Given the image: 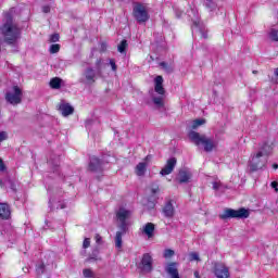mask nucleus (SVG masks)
Returning a JSON list of instances; mask_svg holds the SVG:
<instances>
[{"mask_svg": "<svg viewBox=\"0 0 278 278\" xmlns=\"http://www.w3.org/2000/svg\"><path fill=\"white\" fill-rule=\"evenodd\" d=\"M192 178V174L187 169H180L177 176V181L180 184H188L190 179Z\"/></svg>", "mask_w": 278, "mask_h": 278, "instance_id": "nucleus-17", "label": "nucleus"}, {"mask_svg": "<svg viewBox=\"0 0 278 278\" xmlns=\"http://www.w3.org/2000/svg\"><path fill=\"white\" fill-rule=\"evenodd\" d=\"M127 233V230L119 229L115 235V247L116 249H123V236Z\"/></svg>", "mask_w": 278, "mask_h": 278, "instance_id": "nucleus-21", "label": "nucleus"}, {"mask_svg": "<svg viewBox=\"0 0 278 278\" xmlns=\"http://www.w3.org/2000/svg\"><path fill=\"white\" fill-rule=\"evenodd\" d=\"M116 218H117V228L122 229L123 231L129 230V218H131V211L126 210L125 207H119L116 211Z\"/></svg>", "mask_w": 278, "mask_h": 278, "instance_id": "nucleus-4", "label": "nucleus"}, {"mask_svg": "<svg viewBox=\"0 0 278 278\" xmlns=\"http://www.w3.org/2000/svg\"><path fill=\"white\" fill-rule=\"evenodd\" d=\"M163 214L165 218H173L175 216V206H173V202L168 201L163 207Z\"/></svg>", "mask_w": 278, "mask_h": 278, "instance_id": "nucleus-18", "label": "nucleus"}, {"mask_svg": "<svg viewBox=\"0 0 278 278\" xmlns=\"http://www.w3.org/2000/svg\"><path fill=\"white\" fill-rule=\"evenodd\" d=\"M144 173H147V163L141 162L136 166V175H138V177H143Z\"/></svg>", "mask_w": 278, "mask_h": 278, "instance_id": "nucleus-22", "label": "nucleus"}, {"mask_svg": "<svg viewBox=\"0 0 278 278\" xmlns=\"http://www.w3.org/2000/svg\"><path fill=\"white\" fill-rule=\"evenodd\" d=\"M94 240H96L97 244H103V238L101 237V235L97 233L94 236Z\"/></svg>", "mask_w": 278, "mask_h": 278, "instance_id": "nucleus-39", "label": "nucleus"}, {"mask_svg": "<svg viewBox=\"0 0 278 278\" xmlns=\"http://www.w3.org/2000/svg\"><path fill=\"white\" fill-rule=\"evenodd\" d=\"M0 188H3V180L0 179Z\"/></svg>", "mask_w": 278, "mask_h": 278, "instance_id": "nucleus-55", "label": "nucleus"}, {"mask_svg": "<svg viewBox=\"0 0 278 278\" xmlns=\"http://www.w3.org/2000/svg\"><path fill=\"white\" fill-rule=\"evenodd\" d=\"M204 5L210 12H216L218 4L214 0H204Z\"/></svg>", "mask_w": 278, "mask_h": 278, "instance_id": "nucleus-23", "label": "nucleus"}, {"mask_svg": "<svg viewBox=\"0 0 278 278\" xmlns=\"http://www.w3.org/2000/svg\"><path fill=\"white\" fill-rule=\"evenodd\" d=\"M10 205H8V203H0V218L2 220H8V218H10Z\"/></svg>", "mask_w": 278, "mask_h": 278, "instance_id": "nucleus-19", "label": "nucleus"}, {"mask_svg": "<svg viewBox=\"0 0 278 278\" xmlns=\"http://www.w3.org/2000/svg\"><path fill=\"white\" fill-rule=\"evenodd\" d=\"M151 192L152 194H157V192H160V186L152 185Z\"/></svg>", "mask_w": 278, "mask_h": 278, "instance_id": "nucleus-40", "label": "nucleus"}, {"mask_svg": "<svg viewBox=\"0 0 278 278\" xmlns=\"http://www.w3.org/2000/svg\"><path fill=\"white\" fill-rule=\"evenodd\" d=\"M152 101L154 103V105H156V108L160 110L161 108H164V96H160V97H153Z\"/></svg>", "mask_w": 278, "mask_h": 278, "instance_id": "nucleus-25", "label": "nucleus"}, {"mask_svg": "<svg viewBox=\"0 0 278 278\" xmlns=\"http://www.w3.org/2000/svg\"><path fill=\"white\" fill-rule=\"evenodd\" d=\"M178 266L179 264L175 262L167 263L165 266V273H167L169 278H180Z\"/></svg>", "mask_w": 278, "mask_h": 278, "instance_id": "nucleus-14", "label": "nucleus"}, {"mask_svg": "<svg viewBox=\"0 0 278 278\" xmlns=\"http://www.w3.org/2000/svg\"><path fill=\"white\" fill-rule=\"evenodd\" d=\"M4 99L11 105H18L23 103V89L18 86H13L12 90L5 92Z\"/></svg>", "mask_w": 278, "mask_h": 278, "instance_id": "nucleus-5", "label": "nucleus"}, {"mask_svg": "<svg viewBox=\"0 0 278 278\" xmlns=\"http://www.w3.org/2000/svg\"><path fill=\"white\" fill-rule=\"evenodd\" d=\"M100 51H101L102 53H105V51H108V43L102 42V43H101V47H100Z\"/></svg>", "mask_w": 278, "mask_h": 278, "instance_id": "nucleus-43", "label": "nucleus"}, {"mask_svg": "<svg viewBox=\"0 0 278 278\" xmlns=\"http://www.w3.org/2000/svg\"><path fill=\"white\" fill-rule=\"evenodd\" d=\"M214 275L217 278H229V268L224 263H214Z\"/></svg>", "mask_w": 278, "mask_h": 278, "instance_id": "nucleus-10", "label": "nucleus"}, {"mask_svg": "<svg viewBox=\"0 0 278 278\" xmlns=\"http://www.w3.org/2000/svg\"><path fill=\"white\" fill-rule=\"evenodd\" d=\"M117 50L119 53H125V51H127V40H122L121 43L117 46Z\"/></svg>", "mask_w": 278, "mask_h": 278, "instance_id": "nucleus-30", "label": "nucleus"}, {"mask_svg": "<svg viewBox=\"0 0 278 278\" xmlns=\"http://www.w3.org/2000/svg\"><path fill=\"white\" fill-rule=\"evenodd\" d=\"M4 18L5 22L0 28V31L4 37V42L12 47H16L18 40H21V28L14 25L11 13H5Z\"/></svg>", "mask_w": 278, "mask_h": 278, "instance_id": "nucleus-2", "label": "nucleus"}, {"mask_svg": "<svg viewBox=\"0 0 278 278\" xmlns=\"http://www.w3.org/2000/svg\"><path fill=\"white\" fill-rule=\"evenodd\" d=\"M190 261L191 262H199L201 258H199V253L192 252L189 254Z\"/></svg>", "mask_w": 278, "mask_h": 278, "instance_id": "nucleus-35", "label": "nucleus"}, {"mask_svg": "<svg viewBox=\"0 0 278 278\" xmlns=\"http://www.w3.org/2000/svg\"><path fill=\"white\" fill-rule=\"evenodd\" d=\"M271 188H274L275 192H278V182L277 181H273L270 184Z\"/></svg>", "mask_w": 278, "mask_h": 278, "instance_id": "nucleus-49", "label": "nucleus"}, {"mask_svg": "<svg viewBox=\"0 0 278 278\" xmlns=\"http://www.w3.org/2000/svg\"><path fill=\"white\" fill-rule=\"evenodd\" d=\"M60 52V45L54 43L50 46V53H59Z\"/></svg>", "mask_w": 278, "mask_h": 278, "instance_id": "nucleus-33", "label": "nucleus"}, {"mask_svg": "<svg viewBox=\"0 0 278 278\" xmlns=\"http://www.w3.org/2000/svg\"><path fill=\"white\" fill-rule=\"evenodd\" d=\"M5 170V164L3 163V160L0 159V173H3Z\"/></svg>", "mask_w": 278, "mask_h": 278, "instance_id": "nucleus-47", "label": "nucleus"}, {"mask_svg": "<svg viewBox=\"0 0 278 278\" xmlns=\"http://www.w3.org/2000/svg\"><path fill=\"white\" fill-rule=\"evenodd\" d=\"M139 268L141 273L149 275V273H153V256L149 253H144L141 257V262L139 263Z\"/></svg>", "mask_w": 278, "mask_h": 278, "instance_id": "nucleus-8", "label": "nucleus"}, {"mask_svg": "<svg viewBox=\"0 0 278 278\" xmlns=\"http://www.w3.org/2000/svg\"><path fill=\"white\" fill-rule=\"evenodd\" d=\"M275 76L278 77V67L275 70Z\"/></svg>", "mask_w": 278, "mask_h": 278, "instance_id": "nucleus-52", "label": "nucleus"}, {"mask_svg": "<svg viewBox=\"0 0 278 278\" xmlns=\"http://www.w3.org/2000/svg\"><path fill=\"white\" fill-rule=\"evenodd\" d=\"M132 15L138 23H147L149 20V12H147V7L141 3H136L134 5Z\"/></svg>", "mask_w": 278, "mask_h": 278, "instance_id": "nucleus-7", "label": "nucleus"}, {"mask_svg": "<svg viewBox=\"0 0 278 278\" xmlns=\"http://www.w3.org/2000/svg\"><path fill=\"white\" fill-rule=\"evenodd\" d=\"M24 273H28L29 271V268L25 267L23 268Z\"/></svg>", "mask_w": 278, "mask_h": 278, "instance_id": "nucleus-53", "label": "nucleus"}, {"mask_svg": "<svg viewBox=\"0 0 278 278\" xmlns=\"http://www.w3.org/2000/svg\"><path fill=\"white\" fill-rule=\"evenodd\" d=\"M50 42H59L60 41V34L58 33H54L50 36V39H49Z\"/></svg>", "mask_w": 278, "mask_h": 278, "instance_id": "nucleus-34", "label": "nucleus"}, {"mask_svg": "<svg viewBox=\"0 0 278 278\" xmlns=\"http://www.w3.org/2000/svg\"><path fill=\"white\" fill-rule=\"evenodd\" d=\"M110 65L112 71L116 72L117 66H116V61H114V59H110Z\"/></svg>", "mask_w": 278, "mask_h": 278, "instance_id": "nucleus-41", "label": "nucleus"}, {"mask_svg": "<svg viewBox=\"0 0 278 278\" xmlns=\"http://www.w3.org/2000/svg\"><path fill=\"white\" fill-rule=\"evenodd\" d=\"M191 12H192L194 18H199V13L197 12V10L191 9Z\"/></svg>", "mask_w": 278, "mask_h": 278, "instance_id": "nucleus-50", "label": "nucleus"}, {"mask_svg": "<svg viewBox=\"0 0 278 278\" xmlns=\"http://www.w3.org/2000/svg\"><path fill=\"white\" fill-rule=\"evenodd\" d=\"M268 38L271 40V42H278V28L269 29Z\"/></svg>", "mask_w": 278, "mask_h": 278, "instance_id": "nucleus-26", "label": "nucleus"}, {"mask_svg": "<svg viewBox=\"0 0 278 278\" xmlns=\"http://www.w3.org/2000/svg\"><path fill=\"white\" fill-rule=\"evenodd\" d=\"M175 166H177V159L176 157L168 159L165 166L161 169L160 175H162L163 177L166 175H170V173L175 170Z\"/></svg>", "mask_w": 278, "mask_h": 278, "instance_id": "nucleus-13", "label": "nucleus"}, {"mask_svg": "<svg viewBox=\"0 0 278 278\" xmlns=\"http://www.w3.org/2000/svg\"><path fill=\"white\" fill-rule=\"evenodd\" d=\"M220 188H223V184H220V181L213 182V190H220Z\"/></svg>", "mask_w": 278, "mask_h": 278, "instance_id": "nucleus-37", "label": "nucleus"}, {"mask_svg": "<svg viewBox=\"0 0 278 278\" xmlns=\"http://www.w3.org/2000/svg\"><path fill=\"white\" fill-rule=\"evenodd\" d=\"M42 12H43V14H49V12H51V7H49V5L42 7Z\"/></svg>", "mask_w": 278, "mask_h": 278, "instance_id": "nucleus-45", "label": "nucleus"}, {"mask_svg": "<svg viewBox=\"0 0 278 278\" xmlns=\"http://www.w3.org/2000/svg\"><path fill=\"white\" fill-rule=\"evenodd\" d=\"M149 157H151V156L148 155V156L146 157V160H149Z\"/></svg>", "mask_w": 278, "mask_h": 278, "instance_id": "nucleus-56", "label": "nucleus"}, {"mask_svg": "<svg viewBox=\"0 0 278 278\" xmlns=\"http://www.w3.org/2000/svg\"><path fill=\"white\" fill-rule=\"evenodd\" d=\"M5 184H9L10 189H11L13 192H16V182H14V180L8 178V179L5 180Z\"/></svg>", "mask_w": 278, "mask_h": 278, "instance_id": "nucleus-32", "label": "nucleus"}, {"mask_svg": "<svg viewBox=\"0 0 278 278\" xmlns=\"http://www.w3.org/2000/svg\"><path fill=\"white\" fill-rule=\"evenodd\" d=\"M273 149H275V143L270 139H267L258 144V149L252 152L250 155V173H257V170L266 168V164H268V157L273 153Z\"/></svg>", "mask_w": 278, "mask_h": 278, "instance_id": "nucleus-1", "label": "nucleus"}, {"mask_svg": "<svg viewBox=\"0 0 278 278\" xmlns=\"http://www.w3.org/2000/svg\"><path fill=\"white\" fill-rule=\"evenodd\" d=\"M80 84H86L87 86H92L97 81V72L92 67H87L83 76L79 79Z\"/></svg>", "mask_w": 278, "mask_h": 278, "instance_id": "nucleus-9", "label": "nucleus"}, {"mask_svg": "<svg viewBox=\"0 0 278 278\" xmlns=\"http://www.w3.org/2000/svg\"><path fill=\"white\" fill-rule=\"evenodd\" d=\"M36 271H37L38 275H42V274L45 273V265H43V263H41V264L37 267Z\"/></svg>", "mask_w": 278, "mask_h": 278, "instance_id": "nucleus-38", "label": "nucleus"}, {"mask_svg": "<svg viewBox=\"0 0 278 278\" xmlns=\"http://www.w3.org/2000/svg\"><path fill=\"white\" fill-rule=\"evenodd\" d=\"M154 90L157 94L164 96L166 90H164V78L162 76H156L154 79Z\"/></svg>", "mask_w": 278, "mask_h": 278, "instance_id": "nucleus-15", "label": "nucleus"}, {"mask_svg": "<svg viewBox=\"0 0 278 278\" xmlns=\"http://www.w3.org/2000/svg\"><path fill=\"white\" fill-rule=\"evenodd\" d=\"M194 277L199 278V271H194Z\"/></svg>", "mask_w": 278, "mask_h": 278, "instance_id": "nucleus-54", "label": "nucleus"}, {"mask_svg": "<svg viewBox=\"0 0 278 278\" xmlns=\"http://www.w3.org/2000/svg\"><path fill=\"white\" fill-rule=\"evenodd\" d=\"M201 125H205L204 118H199L192 122L191 129H197L198 127H201Z\"/></svg>", "mask_w": 278, "mask_h": 278, "instance_id": "nucleus-29", "label": "nucleus"}, {"mask_svg": "<svg viewBox=\"0 0 278 278\" xmlns=\"http://www.w3.org/2000/svg\"><path fill=\"white\" fill-rule=\"evenodd\" d=\"M50 87L53 88V90H60L62 88V79L54 77L50 80Z\"/></svg>", "mask_w": 278, "mask_h": 278, "instance_id": "nucleus-24", "label": "nucleus"}, {"mask_svg": "<svg viewBox=\"0 0 278 278\" xmlns=\"http://www.w3.org/2000/svg\"><path fill=\"white\" fill-rule=\"evenodd\" d=\"M97 260H99V258L97 257V255L94 253H92V255L87 258V262H92V261L97 262Z\"/></svg>", "mask_w": 278, "mask_h": 278, "instance_id": "nucleus-46", "label": "nucleus"}, {"mask_svg": "<svg viewBox=\"0 0 278 278\" xmlns=\"http://www.w3.org/2000/svg\"><path fill=\"white\" fill-rule=\"evenodd\" d=\"M50 164L54 166V173H58V166H60V157L50 159Z\"/></svg>", "mask_w": 278, "mask_h": 278, "instance_id": "nucleus-31", "label": "nucleus"}, {"mask_svg": "<svg viewBox=\"0 0 278 278\" xmlns=\"http://www.w3.org/2000/svg\"><path fill=\"white\" fill-rule=\"evenodd\" d=\"M189 140H191L195 147L203 146L206 153H212V151L218 147V142L214 140V137H207L206 135H201L194 130L189 132Z\"/></svg>", "mask_w": 278, "mask_h": 278, "instance_id": "nucleus-3", "label": "nucleus"}, {"mask_svg": "<svg viewBox=\"0 0 278 278\" xmlns=\"http://www.w3.org/2000/svg\"><path fill=\"white\" fill-rule=\"evenodd\" d=\"M249 210L241 207L239 210L226 208L224 213L219 215L222 220H227V218H249Z\"/></svg>", "mask_w": 278, "mask_h": 278, "instance_id": "nucleus-6", "label": "nucleus"}, {"mask_svg": "<svg viewBox=\"0 0 278 278\" xmlns=\"http://www.w3.org/2000/svg\"><path fill=\"white\" fill-rule=\"evenodd\" d=\"M88 169L91 173H101L103 170V161L99 160V157L92 156L89 161Z\"/></svg>", "mask_w": 278, "mask_h": 278, "instance_id": "nucleus-12", "label": "nucleus"}, {"mask_svg": "<svg viewBox=\"0 0 278 278\" xmlns=\"http://www.w3.org/2000/svg\"><path fill=\"white\" fill-rule=\"evenodd\" d=\"M8 138V132L5 131H0V142H3Z\"/></svg>", "mask_w": 278, "mask_h": 278, "instance_id": "nucleus-42", "label": "nucleus"}, {"mask_svg": "<svg viewBox=\"0 0 278 278\" xmlns=\"http://www.w3.org/2000/svg\"><path fill=\"white\" fill-rule=\"evenodd\" d=\"M173 255H175V251L167 249L164 252V257L168 258V257H173Z\"/></svg>", "mask_w": 278, "mask_h": 278, "instance_id": "nucleus-36", "label": "nucleus"}, {"mask_svg": "<svg viewBox=\"0 0 278 278\" xmlns=\"http://www.w3.org/2000/svg\"><path fill=\"white\" fill-rule=\"evenodd\" d=\"M59 112L62 114V116H71L72 114L75 113V108L71 105V103L62 100L59 105H58Z\"/></svg>", "mask_w": 278, "mask_h": 278, "instance_id": "nucleus-11", "label": "nucleus"}, {"mask_svg": "<svg viewBox=\"0 0 278 278\" xmlns=\"http://www.w3.org/2000/svg\"><path fill=\"white\" fill-rule=\"evenodd\" d=\"M83 275H84V277H86V278H99V277H97V275L94 274V271H92V269H90V268L84 269V270H83Z\"/></svg>", "mask_w": 278, "mask_h": 278, "instance_id": "nucleus-28", "label": "nucleus"}, {"mask_svg": "<svg viewBox=\"0 0 278 278\" xmlns=\"http://www.w3.org/2000/svg\"><path fill=\"white\" fill-rule=\"evenodd\" d=\"M160 66L163 68V71H165V73L170 74L175 71V67H173V65H169L166 62H161Z\"/></svg>", "mask_w": 278, "mask_h": 278, "instance_id": "nucleus-27", "label": "nucleus"}, {"mask_svg": "<svg viewBox=\"0 0 278 278\" xmlns=\"http://www.w3.org/2000/svg\"><path fill=\"white\" fill-rule=\"evenodd\" d=\"M192 31H199L202 38H204V40H207V28H205V26H203L201 22L193 21Z\"/></svg>", "mask_w": 278, "mask_h": 278, "instance_id": "nucleus-16", "label": "nucleus"}, {"mask_svg": "<svg viewBox=\"0 0 278 278\" xmlns=\"http://www.w3.org/2000/svg\"><path fill=\"white\" fill-rule=\"evenodd\" d=\"M83 247H84L85 249H88V247H90V238H86V239L84 240Z\"/></svg>", "mask_w": 278, "mask_h": 278, "instance_id": "nucleus-44", "label": "nucleus"}, {"mask_svg": "<svg viewBox=\"0 0 278 278\" xmlns=\"http://www.w3.org/2000/svg\"><path fill=\"white\" fill-rule=\"evenodd\" d=\"M96 66L98 68V73H101V59H98L97 62H96Z\"/></svg>", "mask_w": 278, "mask_h": 278, "instance_id": "nucleus-48", "label": "nucleus"}, {"mask_svg": "<svg viewBox=\"0 0 278 278\" xmlns=\"http://www.w3.org/2000/svg\"><path fill=\"white\" fill-rule=\"evenodd\" d=\"M273 168H274L275 170H277V168H278L277 163H274V164H273Z\"/></svg>", "mask_w": 278, "mask_h": 278, "instance_id": "nucleus-51", "label": "nucleus"}, {"mask_svg": "<svg viewBox=\"0 0 278 278\" xmlns=\"http://www.w3.org/2000/svg\"><path fill=\"white\" fill-rule=\"evenodd\" d=\"M155 232V224L147 223L142 228V233H144L148 238H153Z\"/></svg>", "mask_w": 278, "mask_h": 278, "instance_id": "nucleus-20", "label": "nucleus"}]
</instances>
